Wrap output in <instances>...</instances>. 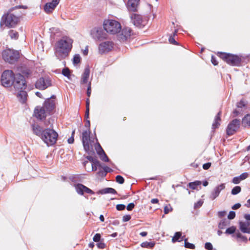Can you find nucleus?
I'll return each instance as SVG.
<instances>
[{"label":"nucleus","mask_w":250,"mask_h":250,"mask_svg":"<svg viewBox=\"0 0 250 250\" xmlns=\"http://www.w3.org/2000/svg\"><path fill=\"white\" fill-rule=\"evenodd\" d=\"M75 134V131L73 130L72 132V136L71 137L68 138L67 142L69 144H72L74 142V135Z\"/></svg>","instance_id":"nucleus-49"},{"label":"nucleus","mask_w":250,"mask_h":250,"mask_svg":"<svg viewBox=\"0 0 250 250\" xmlns=\"http://www.w3.org/2000/svg\"><path fill=\"white\" fill-rule=\"evenodd\" d=\"M185 247L190 249H194L195 247L193 244L190 243L187 241V239H185Z\"/></svg>","instance_id":"nucleus-38"},{"label":"nucleus","mask_w":250,"mask_h":250,"mask_svg":"<svg viewBox=\"0 0 250 250\" xmlns=\"http://www.w3.org/2000/svg\"><path fill=\"white\" fill-rule=\"evenodd\" d=\"M229 221L226 219H222L218 224V228L220 229H224L226 227L229 226Z\"/></svg>","instance_id":"nucleus-29"},{"label":"nucleus","mask_w":250,"mask_h":250,"mask_svg":"<svg viewBox=\"0 0 250 250\" xmlns=\"http://www.w3.org/2000/svg\"><path fill=\"white\" fill-rule=\"evenodd\" d=\"M236 235L237 238L240 239L242 241L245 242H247L248 240L247 237L243 235L241 233L237 232L236 233Z\"/></svg>","instance_id":"nucleus-37"},{"label":"nucleus","mask_w":250,"mask_h":250,"mask_svg":"<svg viewBox=\"0 0 250 250\" xmlns=\"http://www.w3.org/2000/svg\"><path fill=\"white\" fill-rule=\"evenodd\" d=\"M241 180H240V178L239 176L235 177L232 179V183H233L235 184H239Z\"/></svg>","instance_id":"nucleus-48"},{"label":"nucleus","mask_w":250,"mask_h":250,"mask_svg":"<svg viewBox=\"0 0 250 250\" xmlns=\"http://www.w3.org/2000/svg\"><path fill=\"white\" fill-rule=\"evenodd\" d=\"M241 207V204L240 203H237V204H235V205H234L232 207V209H238L239 208H240Z\"/></svg>","instance_id":"nucleus-61"},{"label":"nucleus","mask_w":250,"mask_h":250,"mask_svg":"<svg viewBox=\"0 0 250 250\" xmlns=\"http://www.w3.org/2000/svg\"><path fill=\"white\" fill-rule=\"evenodd\" d=\"M2 57L5 62L12 64L18 61L20 54L18 51L8 49L2 52Z\"/></svg>","instance_id":"nucleus-6"},{"label":"nucleus","mask_w":250,"mask_h":250,"mask_svg":"<svg viewBox=\"0 0 250 250\" xmlns=\"http://www.w3.org/2000/svg\"><path fill=\"white\" fill-rule=\"evenodd\" d=\"M241 190V188L240 187L236 186L232 189L231 193L232 195H236L238 193H239V192H240Z\"/></svg>","instance_id":"nucleus-34"},{"label":"nucleus","mask_w":250,"mask_h":250,"mask_svg":"<svg viewBox=\"0 0 250 250\" xmlns=\"http://www.w3.org/2000/svg\"><path fill=\"white\" fill-rule=\"evenodd\" d=\"M242 124L244 126H250V114H247L242 120Z\"/></svg>","instance_id":"nucleus-30"},{"label":"nucleus","mask_w":250,"mask_h":250,"mask_svg":"<svg viewBox=\"0 0 250 250\" xmlns=\"http://www.w3.org/2000/svg\"><path fill=\"white\" fill-rule=\"evenodd\" d=\"M131 30L128 27H124L121 29L117 34L118 39L121 42H124L127 40L131 35Z\"/></svg>","instance_id":"nucleus-12"},{"label":"nucleus","mask_w":250,"mask_h":250,"mask_svg":"<svg viewBox=\"0 0 250 250\" xmlns=\"http://www.w3.org/2000/svg\"><path fill=\"white\" fill-rule=\"evenodd\" d=\"M134 204L132 203L129 204L126 207V209L130 211L131 210L134 208Z\"/></svg>","instance_id":"nucleus-54"},{"label":"nucleus","mask_w":250,"mask_h":250,"mask_svg":"<svg viewBox=\"0 0 250 250\" xmlns=\"http://www.w3.org/2000/svg\"><path fill=\"white\" fill-rule=\"evenodd\" d=\"M131 219V216L129 215H124L123 217V222H127Z\"/></svg>","instance_id":"nucleus-53"},{"label":"nucleus","mask_w":250,"mask_h":250,"mask_svg":"<svg viewBox=\"0 0 250 250\" xmlns=\"http://www.w3.org/2000/svg\"><path fill=\"white\" fill-rule=\"evenodd\" d=\"M59 3V1L56 0H52L51 2H48L45 5L44 7V11L47 13L52 12Z\"/></svg>","instance_id":"nucleus-19"},{"label":"nucleus","mask_w":250,"mask_h":250,"mask_svg":"<svg viewBox=\"0 0 250 250\" xmlns=\"http://www.w3.org/2000/svg\"><path fill=\"white\" fill-rule=\"evenodd\" d=\"M248 175H249V174L248 173L244 172V173H243L242 174H241L239 176L240 178V180L242 181V180H245V179H246L248 177Z\"/></svg>","instance_id":"nucleus-51"},{"label":"nucleus","mask_w":250,"mask_h":250,"mask_svg":"<svg viewBox=\"0 0 250 250\" xmlns=\"http://www.w3.org/2000/svg\"><path fill=\"white\" fill-rule=\"evenodd\" d=\"M82 142L85 151L88 154L92 152V147L90 146V134L87 130L82 133Z\"/></svg>","instance_id":"nucleus-9"},{"label":"nucleus","mask_w":250,"mask_h":250,"mask_svg":"<svg viewBox=\"0 0 250 250\" xmlns=\"http://www.w3.org/2000/svg\"><path fill=\"white\" fill-rule=\"evenodd\" d=\"M205 248L208 250H212V245L210 243L207 242L205 245Z\"/></svg>","instance_id":"nucleus-47"},{"label":"nucleus","mask_w":250,"mask_h":250,"mask_svg":"<svg viewBox=\"0 0 250 250\" xmlns=\"http://www.w3.org/2000/svg\"><path fill=\"white\" fill-rule=\"evenodd\" d=\"M35 85L37 88L44 90L51 85V82L47 78H41L37 81Z\"/></svg>","instance_id":"nucleus-14"},{"label":"nucleus","mask_w":250,"mask_h":250,"mask_svg":"<svg viewBox=\"0 0 250 250\" xmlns=\"http://www.w3.org/2000/svg\"><path fill=\"white\" fill-rule=\"evenodd\" d=\"M90 70L88 67L85 68L81 78V83H86L89 77Z\"/></svg>","instance_id":"nucleus-24"},{"label":"nucleus","mask_w":250,"mask_h":250,"mask_svg":"<svg viewBox=\"0 0 250 250\" xmlns=\"http://www.w3.org/2000/svg\"><path fill=\"white\" fill-rule=\"evenodd\" d=\"M125 206L123 204H118L116 206V209L118 210H123L125 209Z\"/></svg>","instance_id":"nucleus-50"},{"label":"nucleus","mask_w":250,"mask_h":250,"mask_svg":"<svg viewBox=\"0 0 250 250\" xmlns=\"http://www.w3.org/2000/svg\"><path fill=\"white\" fill-rule=\"evenodd\" d=\"M113 47V43L111 42H102L99 46V51L101 54L108 52L110 51Z\"/></svg>","instance_id":"nucleus-16"},{"label":"nucleus","mask_w":250,"mask_h":250,"mask_svg":"<svg viewBox=\"0 0 250 250\" xmlns=\"http://www.w3.org/2000/svg\"><path fill=\"white\" fill-rule=\"evenodd\" d=\"M201 184V182L199 181H196L194 182L189 183L188 185L190 188L195 189L197 186H200Z\"/></svg>","instance_id":"nucleus-33"},{"label":"nucleus","mask_w":250,"mask_h":250,"mask_svg":"<svg viewBox=\"0 0 250 250\" xmlns=\"http://www.w3.org/2000/svg\"><path fill=\"white\" fill-rule=\"evenodd\" d=\"M96 149L97 153L100 155V158L104 162H108L109 161L107 156L99 144H98L97 147H96Z\"/></svg>","instance_id":"nucleus-23"},{"label":"nucleus","mask_w":250,"mask_h":250,"mask_svg":"<svg viewBox=\"0 0 250 250\" xmlns=\"http://www.w3.org/2000/svg\"><path fill=\"white\" fill-rule=\"evenodd\" d=\"M97 246L99 249H104L105 248V244L101 242L98 243Z\"/></svg>","instance_id":"nucleus-58"},{"label":"nucleus","mask_w":250,"mask_h":250,"mask_svg":"<svg viewBox=\"0 0 250 250\" xmlns=\"http://www.w3.org/2000/svg\"><path fill=\"white\" fill-rule=\"evenodd\" d=\"M91 92V83L89 82V84H88V88H87V96L88 97H89L90 96Z\"/></svg>","instance_id":"nucleus-55"},{"label":"nucleus","mask_w":250,"mask_h":250,"mask_svg":"<svg viewBox=\"0 0 250 250\" xmlns=\"http://www.w3.org/2000/svg\"><path fill=\"white\" fill-rule=\"evenodd\" d=\"M226 214V211H219L218 215V216L220 218L224 217Z\"/></svg>","instance_id":"nucleus-60"},{"label":"nucleus","mask_w":250,"mask_h":250,"mask_svg":"<svg viewBox=\"0 0 250 250\" xmlns=\"http://www.w3.org/2000/svg\"><path fill=\"white\" fill-rule=\"evenodd\" d=\"M225 188V184H221L215 187L211 193L210 198L212 200H214L219 195L220 192Z\"/></svg>","instance_id":"nucleus-17"},{"label":"nucleus","mask_w":250,"mask_h":250,"mask_svg":"<svg viewBox=\"0 0 250 250\" xmlns=\"http://www.w3.org/2000/svg\"><path fill=\"white\" fill-rule=\"evenodd\" d=\"M91 35L93 38L102 40L105 38L106 34L100 28H94L91 31Z\"/></svg>","instance_id":"nucleus-15"},{"label":"nucleus","mask_w":250,"mask_h":250,"mask_svg":"<svg viewBox=\"0 0 250 250\" xmlns=\"http://www.w3.org/2000/svg\"><path fill=\"white\" fill-rule=\"evenodd\" d=\"M211 166V163H207L203 165V168L206 170L208 169Z\"/></svg>","instance_id":"nucleus-56"},{"label":"nucleus","mask_w":250,"mask_h":250,"mask_svg":"<svg viewBox=\"0 0 250 250\" xmlns=\"http://www.w3.org/2000/svg\"><path fill=\"white\" fill-rule=\"evenodd\" d=\"M140 0H128L127 8L129 11L135 12L137 10Z\"/></svg>","instance_id":"nucleus-22"},{"label":"nucleus","mask_w":250,"mask_h":250,"mask_svg":"<svg viewBox=\"0 0 250 250\" xmlns=\"http://www.w3.org/2000/svg\"><path fill=\"white\" fill-rule=\"evenodd\" d=\"M247 103L244 100H242L237 104V107L239 109L238 110H235L233 111V114L235 116H236L238 113L242 110L243 108H245L246 106Z\"/></svg>","instance_id":"nucleus-26"},{"label":"nucleus","mask_w":250,"mask_h":250,"mask_svg":"<svg viewBox=\"0 0 250 250\" xmlns=\"http://www.w3.org/2000/svg\"><path fill=\"white\" fill-rule=\"evenodd\" d=\"M32 129L34 134L42 138V135L43 134V131L42 127L38 125L35 124L32 125Z\"/></svg>","instance_id":"nucleus-25"},{"label":"nucleus","mask_w":250,"mask_h":250,"mask_svg":"<svg viewBox=\"0 0 250 250\" xmlns=\"http://www.w3.org/2000/svg\"><path fill=\"white\" fill-rule=\"evenodd\" d=\"M221 111L219 112L216 116L215 117L214 121L213 123L212 124V128L215 129L218 128L220 125V122L221 121Z\"/></svg>","instance_id":"nucleus-27"},{"label":"nucleus","mask_w":250,"mask_h":250,"mask_svg":"<svg viewBox=\"0 0 250 250\" xmlns=\"http://www.w3.org/2000/svg\"><path fill=\"white\" fill-rule=\"evenodd\" d=\"M168 41L170 43L175 45L177 44V42H176V41H175L174 38L172 37H170L169 38Z\"/></svg>","instance_id":"nucleus-59"},{"label":"nucleus","mask_w":250,"mask_h":250,"mask_svg":"<svg viewBox=\"0 0 250 250\" xmlns=\"http://www.w3.org/2000/svg\"><path fill=\"white\" fill-rule=\"evenodd\" d=\"M116 181L120 184H123L125 182L124 178L121 175H118L116 177Z\"/></svg>","instance_id":"nucleus-41"},{"label":"nucleus","mask_w":250,"mask_h":250,"mask_svg":"<svg viewBox=\"0 0 250 250\" xmlns=\"http://www.w3.org/2000/svg\"><path fill=\"white\" fill-rule=\"evenodd\" d=\"M55 96H52L50 98L46 99L43 106L47 110V112L51 114L55 108Z\"/></svg>","instance_id":"nucleus-13"},{"label":"nucleus","mask_w":250,"mask_h":250,"mask_svg":"<svg viewBox=\"0 0 250 250\" xmlns=\"http://www.w3.org/2000/svg\"><path fill=\"white\" fill-rule=\"evenodd\" d=\"M58 137V133L54 129L46 128L43 130L41 139L47 146H52L56 143Z\"/></svg>","instance_id":"nucleus-4"},{"label":"nucleus","mask_w":250,"mask_h":250,"mask_svg":"<svg viewBox=\"0 0 250 250\" xmlns=\"http://www.w3.org/2000/svg\"><path fill=\"white\" fill-rule=\"evenodd\" d=\"M236 230V228L234 226H232L231 227H229L226 230V233L227 234H232Z\"/></svg>","instance_id":"nucleus-40"},{"label":"nucleus","mask_w":250,"mask_h":250,"mask_svg":"<svg viewBox=\"0 0 250 250\" xmlns=\"http://www.w3.org/2000/svg\"><path fill=\"white\" fill-rule=\"evenodd\" d=\"M81 60V58L80 55L76 54L73 57V62L74 64H77L80 62Z\"/></svg>","instance_id":"nucleus-36"},{"label":"nucleus","mask_w":250,"mask_h":250,"mask_svg":"<svg viewBox=\"0 0 250 250\" xmlns=\"http://www.w3.org/2000/svg\"><path fill=\"white\" fill-rule=\"evenodd\" d=\"M203 204V201L201 200L198 201L197 202L195 203L194 204V208H198L201 207Z\"/></svg>","instance_id":"nucleus-46"},{"label":"nucleus","mask_w":250,"mask_h":250,"mask_svg":"<svg viewBox=\"0 0 250 250\" xmlns=\"http://www.w3.org/2000/svg\"><path fill=\"white\" fill-rule=\"evenodd\" d=\"M8 34L12 39H17L19 37L18 33L13 30H10L8 32Z\"/></svg>","instance_id":"nucleus-31"},{"label":"nucleus","mask_w":250,"mask_h":250,"mask_svg":"<svg viewBox=\"0 0 250 250\" xmlns=\"http://www.w3.org/2000/svg\"><path fill=\"white\" fill-rule=\"evenodd\" d=\"M101 239V235L99 233H96L93 237V240L94 242H99Z\"/></svg>","instance_id":"nucleus-45"},{"label":"nucleus","mask_w":250,"mask_h":250,"mask_svg":"<svg viewBox=\"0 0 250 250\" xmlns=\"http://www.w3.org/2000/svg\"><path fill=\"white\" fill-rule=\"evenodd\" d=\"M158 202H159V200H158V199H156V198H155V199H152L151 200V203L152 204H157V203H158Z\"/></svg>","instance_id":"nucleus-64"},{"label":"nucleus","mask_w":250,"mask_h":250,"mask_svg":"<svg viewBox=\"0 0 250 250\" xmlns=\"http://www.w3.org/2000/svg\"><path fill=\"white\" fill-rule=\"evenodd\" d=\"M104 28L107 33L116 34L121 30V25L115 20H108L104 21Z\"/></svg>","instance_id":"nucleus-5"},{"label":"nucleus","mask_w":250,"mask_h":250,"mask_svg":"<svg viewBox=\"0 0 250 250\" xmlns=\"http://www.w3.org/2000/svg\"><path fill=\"white\" fill-rule=\"evenodd\" d=\"M20 7V6H15L11 8L6 14L3 16L2 21L6 26L12 28L18 24L20 20V14L14 11Z\"/></svg>","instance_id":"nucleus-3"},{"label":"nucleus","mask_w":250,"mask_h":250,"mask_svg":"<svg viewBox=\"0 0 250 250\" xmlns=\"http://www.w3.org/2000/svg\"><path fill=\"white\" fill-rule=\"evenodd\" d=\"M72 40L68 37H64L58 41L55 46V54L59 60L67 57L72 47Z\"/></svg>","instance_id":"nucleus-2"},{"label":"nucleus","mask_w":250,"mask_h":250,"mask_svg":"<svg viewBox=\"0 0 250 250\" xmlns=\"http://www.w3.org/2000/svg\"><path fill=\"white\" fill-rule=\"evenodd\" d=\"M219 56L227 63L231 65H238L241 59L238 56L225 53H219Z\"/></svg>","instance_id":"nucleus-7"},{"label":"nucleus","mask_w":250,"mask_h":250,"mask_svg":"<svg viewBox=\"0 0 250 250\" xmlns=\"http://www.w3.org/2000/svg\"><path fill=\"white\" fill-rule=\"evenodd\" d=\"M239 225V229L242 232L250 234V221L247 222L240 221Z\"/></svg>","instance_id":"nucleus-21"},{"label":"nucleus","mask_w":250,"mask_h":250,"mask_svg":"<svg viewBox=\"0 0 250 250\" xmlns=\"http://www.w3.org/2000/svg\"><path fill=\"white\" fill-rule=\"evenodd\" d=\"M240 120L234 119L232 120L228 125L227 134L228 135L233 134L239 128L240 126Z\"/></svg>","instance_id":"nucleus-11"},{"label":"nucleus","mask_w":250,"mask_h":250,"mask_svg":"<svg viewBox=\"0 0 250 250\" xmlns=\"http://www.w3.org/2000/svg\"><path fill=\"white\" fill-rule=\"evenodd\" d=\"M89 108H86L85 114V117L87 119L89 117Z\"/></svg>","instance_id":"nucleus-62"},{"label":"nucleus","mask_w":250,"mask_h":250,"mask_svg":"<svg viewBox=\"0 0 250 250\" xmlns=\"http://www.w3.org/2000/svg\"><path fill=\"white\" fill-rule=\"evenodd\" d=\"M155 245V243L153 242H143L141 244V246L142 248H152Z\"/></svg>","instance_id":"nucleus-32"},{"label":"nucleus","mask_w":250,"mask_h":250,"mask_svg":"<svg viewBox=\"0 0 250 250\" xmlns=\"http://www.w3.org/2000/svg\"><path fill=\"white\" fill-rule=\"evenodd\" d=\"M183 240V237L182 236V233L181 232H176L172 238V242L173 243H175L176 241L181 242Z\"/></svg>","instance_id":"nucleus-28"},{"label":"nucleus","mask_w":250,"mask_h":250,"mask_svg":"<svg viewBox=\"0 0 250 250\" xmlns=\"http://www.w3.org/2000/svg\"><path fill=\"white\" fill-rule=\"evenodd\" d=\"M244 218L248 220V221H250V214H246L244 215Z\"/></svg>","instance_id":"nucleus-63"},{"label":"nucleus","mask_w":250,"mask_h":250,"mask_svg":"<svg viewBox=\"0 0 250 250\" xmlns=\"http://www.w3.org/2000/svg\"><path fill=\"white\" fill-rule=\"evenodd\" d=\"M15 76L12 70H5L2 75L1 82L2 85L4 87H9L11 86L14 81Z\"/></svg>","instance_id":"nucleus-8"},{"label":"nucleus","mask_w":250,"mask_h":250,"mask_svg":"<svg viewBox=\"0 0 250 250\" xmlns=\"http://www.w3.org/2000/svg\"><path fill=\"white\" fill-rule=\"evenodd\" d=\"M211 62L214 65H216L218 64V62L216 60V58L213 56H212L211 57Z\"/></svg>","instance_id":"nucleus-57"},{"label":"nucleus","mask_w":250,"mask_h":250,"mask_svg":"<svg viewBox=\"0 0 250 250\" xmlns=\"http://www.w3.org/2000/svg\"><path fill=\"white\" fill-rule=\"evenodd\" d=\"M172 208L170 205L166 206L164 208V212L165 214H167L171 211H172Z\"/></svg>","instance_id":"nucleus-43"},{"label":"nucleus","mask_w":250,"mask_h":250,"mask_svg":"<svg viewBox=\"0 0 250 250\" xmlns=\"http://www.w3.org/2000/svg\"><path fill=\"white\" fill-rule=\"evenodd\" d=\"M103 193L115 194L116 191L114 188H107L103 189Z\"/></svg>","instance_id":"nucleus-35"},{"label":"nucleus","mask_w":250,"mask_h":250,"mask_svg":"<svg viewBox=\"0 0 250 250\" xmlns=\"http://www.w3.org/2000/svg\"><path fill=\"white\" fill-rule=\"evenodd\" d=\"M99 165V162L98 161V163L94 164V163L91 164V170L92 171H96L97 169V167Z\"/></svg>","instance_id":"nucleus-52"},{"label":"nucleus","mask_w":250,"mask_h":250,"mask_svg":"<svg viewBox=\"0 0 250 250\" xmlns=\"http://www.w3.org/2000/svg\"><path fill=\"white\" fill-rule=\"evenodd\" d=\"M235 217V212L234 211H230L228 216V218L229 220L233 219Z\"/></svg>","instance_id":"nucleus-44"},{"label":"nucleus","mask_w":250,"mask_h":250,"mask_svg":"<svg viewBox=\"0 0 250 250\" xmlns=\"http://www.w3.org/2000/svg\"><path fill=\"white\" fill-rule=\"evenodd\" d=\"M75 189L77 192L81 195H83L84 192L91 194L94 193L92 190L81 184H77L75 186Z\"/></svg>","instance_id":"nucleus-18"},{"label":"nucleus","mask_w":250,"mask_h":250,"mask_svg":"<svg viewBox=\"0 0 250 250\" xmlns=\"http://www.w3.org/2000/svg\"><path fill=\"white\" fill-rule=\"evenodd\" d=\"M30 73V71L27 69L22 71V75L19 73L15 75L13 83L14 88L17 92V97L22 104L25 103L27 100V93L24 90L26 86L24 76L28 77Z\"/></svg>","instance_id":"nucleus-1"},{"label":"nucleus","mask_w":250,"mask_h":250,"mask_svg":"<svg viewBox=\"0 0 250 250\" xmlns=\"http://www.w3.org/2000/svg\"><path fill=\"white\" fill-rule=\"evenodd\" d=\"M34 115L39 120H42L44 119L46 117L50 115L49 112H47V110L42 106H37L34 110Z\"/></svg>","instance_id":"nucleus-10"},{"label":"nucleus","mask_w":250,"mask_h":250,"mask_svg":"<svg viewBox=\"0 0 250 250\" xmlns=\"http://www.w3.org/2000/svg\"><path fill=\"white\" fill-rule=\"evenodd\" d=\"M86 158L88 160H89L92 163H94V164H96L98 163L97 160L91 156H88L86 157Z\"/></svg>","instance_id":"nucleus-42"},{"label":"nucleus","mask_w":250,"mask_h":250,"mask_svg":"<svg viewBox=\"0 0 250 250\" xmlns=\"http://www.w3.org/2000/svg\"><path fill=\"white\" fill-rule=\"evenodd\" d=\"M62 74L68 78L70 76V71L68 68H63L62 70Z\"/></svg>","instance_id":"nucleus-39"},{"label":"nucleus","mask_w":250,"mask_h":250,"mask_svg":"<svg viewBox=\"0 0 250 250\" xmlns=\"http://www.w3.org/2000/svg\"><path fill=\"white\" fill-rule=\"evenodd\" d=\"M130 18L134 25L139 26L142 24L143 20L141 16L136 14H132L130 16Z\"/></svg>","instance_id":"nucleus-20"}]
</instances>
